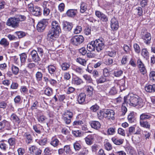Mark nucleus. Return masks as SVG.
Returning a JSON list of instances; mask_svg holds the SVG:
<instances>
[{
  "mask_svg": "<svg viewBox=\"0 0 155 155\" xmlns=\"http://www.w3.org/2000/svg\"><path fill=\"white\" fill-rule=\"evenodd\" d=\"M73 26V24L72 23L66 21L64 23L63 29L65 31H70L71 30Z\"/></svg>",
  "mask_w": 155,
  "mask_h": 155,
  "instance_id": "aec40b11",
  "label": "nucleus"
},
{
  "mask_svg": "<svg viewBox=\"0 0 155 155\" xmlns=\"http://www.w3.org/2000/svg\"><path fill=\"white\" fill-rule=\"evenodd\" d=\"M153 115L149 113H143L141 114L140 117V120H150Z\"/></svg>",
  "mask_w": 155,
  "mask_h": 155,
  "instance_id": "a211bd4d",
  "label": "nucleus"
},
{
  "mask_svg": "<svg viewBox=\"0 0 155 155\" xmlns=\"http://www.w3.org/2000/svg\"><path fill=\"white\" fill-rule=\"evenodd\" d=\"M14 101L15 104H20L22 102L21 97L20 95H17L14 98Z\"/></svg>",
  "mask_w": 155,
  "mask_h": 155,
  "instance_id": "3c124183",
  "label": "nucleus"
},
{
  "mask_svg": "<svg viewBox=\"0 0 155 155\" xmlns=\"http://www.w3.org/2000/svg\"><path fill=\"white\" fill-rule=\"evenodd\" d=\"M42 77L43 74L41 72L39 71H38L36 72L35 74V78L36 80L38 82L41 81Z\"/></svg>",
  "mask_w": 155,
  "mask_h": 155,
  "instance_id": "c9c22d12",
  "label": "nucleus"
},
{
  "mask_svg": "<svg viewBox=\"0 0 155 155\" xmlns=\"http://www.w3.org/2000/svg\"><path fill=\"white\" fill-rule=\"evenodd\" d=\"M115 132V128L113 127H110L107 130V134L108 135H113Z\"/></svg>",
  "mask_w": 155,
  "mask_h": 155,
  "instance_id": "69168bd1",
  "label": "nucleus"
},
{
  "mask_svg": "<svg viewBox=\"0 0 155 155\" xmlns=\"http://www.w3.org/2000/svg\"><path fill=\"white\" fill-rule=\"evenodd\" d=\"M134 48L135 52L139 54L140 52V48L139 45L135 43L134 45Z\"/></svg>",
  "mask_w": 155,
  "mask_h": 155,
  "instance_id": "5fc2aeb1",
  "label": "nucleus"
},
{
  "mask_svg": "<svg viewBox=\"0 0 155 155\" xmlns=\"http://www.w3.org/2000/svg\"><path fill=\"white\" fill-rule=\"evenodd\" d=\"M15 33L17 35L19 38H21L25 35V33L22 31H17Z\"/></svg>",
  "mask_w": 155,
  "mask_h": 155,
  "instance_id": "e2e57ef3",
  "label": "nucleus"
},
{
  "mask_svg": "<svg viewBox=\"0 0 155 155\" xmlns=\"http://www.w3.org/2000/svg\"><path fill=\"white\" fill-rule=\"evenodd\" d=\"M64 150L66 154H69L71 152V150L69 145H66L64 146Z\"/></svg>",
  "mask_w": 155,
  "mask_h": 155,
  "instance_id": "864d4df0",
  "label": "nucleus"
},
{
  "mask_svg": "<svg viewBox=\"0 0 155 155\" xmlns=\"http://www.w3.org/2000/svg\"><path fill=\"white\" fill-rule=\"evenodd\" d=\"M31 55L33 61L36 62L40 61V58L36 50H33L31 51Z\"/></svg>",
  "mask_w": 155,
  "mask_h": 155,
  "instance_id": "f3484780",
  "label": "nucleus"
},
{
  "mask_svg": "<svg viewBox=\"0 0 155 155\" xmlns=\"http://www.w3.org/2000/svg\"><path fill=\"white\" fill-rule=\"evenodd\" d=\"M70 66V64L67 62H64L61 65L62 70L66 71L69 70Z\"/></svg>",
  "mask_w": 155,
  "mask_h": 155,
  "instance_id": "2f4dec72",
  "label": "nucleus"
},
{
  "mask_svg": "<svg viewBox=\"0 0 155 155\" xmlns=\"http://www.w3.org/2000/svg\"><path fill=\"white\" fill-rule=\"evenodd\" d=\"M77 12V10L71 9L68 10L66 12V14L68 17H73L76 15Z\"/></svg>",
  "mask_w": 155,
  "mask_h": 155,
  "instance_id": "a878e982",
  "label": "nucleus"
},
{
  "mask_svg": "<svg viewBox=\"0 0 155 155\" xmlns=\"http://www.w3.org/2000/svg\"><path fill=\"white\" fill-rule=\"evenodd\" d=\"M8 148V143H0V149L2 150L5 151Z\"/></svg>",
  "mask_w": 155,
  "mask_h": 155,
  "instance_id": "a18cd8bd",
  "label": "nucleus"
},
{
  "mask_svg": "<svg viewBox=\"0 0 155 155\" xmlns=\"http://www.w3.org/2000/svg\"><path fill=\"white\" fill-rule=\"evenodd\" d=\"M104 14V13L99 11L97 10L95 12L96 16L100 19L101 18Z\"/></svg>",
  "mask_w": 155,
  "mask_h": 155,
  "instance_id": "052dcab7",
  "label": "nucleus"
},
{
  "mask_svg": "<svg viewBox=\"0 0 155 155\" xmlns=\"http://www.w3.org/2000/svg\"><path fill=\"white\" fill-rule=\"evenodd\" d=\"M73 116V113L71 111L67 110L65 111L62 114V119L65 123L67 124L71 123V120Z\"/></svg>",
  "mask_w": 155,
  "mask_h": 155,
  "instance_id": "39448f33",
  "label": "nucleus"
},
{
  "mask_svg": "<svg viewBox=\"0 0 155 155\" xmlns=\"http://www.w3.org/2000/svg\"><path fill=\"white\" fill-rule=\"evenodd\" d=\"M73 147L75 151H79L81 148L80 144L77 141L73 143Z\"/></svg>",
  "mask_w": 155,
  "mask_h": 155,
  "instance_id": "de8ad7c7",
  "label": "nucleus"
},
{
  "mask_svg": "<svg viewBox=\"0 0 155 155\" xmlns=\"http://www.w3.org/2000/svg\"><path fill=\"white\" fill-rule=\"evenodd\" d=\"M11 70L12 73L15 75H17L19 71V68L13 64L12 65Z\"/></svg>",
  "mask_w": 155,
  "mask_h": 155,
  "instance_id": "4c0bfd02",
  "label": "nucleus"
},
{
  "mask_svg": "<svg viewBox=\"0 0 155 155\" xmlns=\"http://www.w3.org/2000/svg\"><path fill=\"white\" fill-rule=\"evenodd\" d=\"M141 55L144 58H147L149 57V53L146 48H143L141 51Z\"/></svg>",
  "mask_w": 155,
  "mask_h": 155,
  "instance_id": "ea45409f",
  "label": "nucleus"
},
{
  "mask_svg": "<svg viewBox=\"0 0 155 155\" xmlns=\"http://www.w3.org/2000/svg\"><path fill=\"white\" fill-rule=\"evenodd\" d=\"M48 24L47 20L46 19H43L38 23L37 26V29L39 32L42 31L46 28Z\"/></svg>",
  "mask_w": 155,
  "mask_h": 155,
  "instance_id": "1a4fd4ad",
  "label": "nucleus"
},
{
  "mask_svg": "<svg viewBox=\"0 0 155 155\" xmlns=\"http://www.w3.org/2000/svg\"><path fill=\"white\" fill-rule=\"evenodd\" d=\"M128 119L130 123H132L135 120L133 112L130 113L128 116Z\"/></svg>",
  "mask_w": 155,
  "mask_h": 155,
  "instance_id": "37998d69",
  "label": "nucleus"
},
{
  "mask_svg": "<svg viewBox=\"0 0 155 155\" xmlns=\"http://www.w3.org/2000/svg\"><path fill=\"white\" fill-rule=\"evenodd\" d=\"M84 38L82 36L76 35L72 37L71 41L72 44L78 46L82 43L84 41Z\"/></svg>",
  "mask_w": 155,
  "mask_h": 155,
  "instance_id": "423d86ee",
  "label": "nucleus"
},
{
  "mask_svg": "<svg viewBox=\"0 0 155 155\" xmlns=\"http://www.w3.org/2000/svg\"><path fill=\"white\" fill-rule=\"evenodd\" d=\"M140 126L147 129H150V123L147 120H140Z\"/></svg>",
  "mask_w": 155,
  "mask_h": 155,
  "instance_id": "4be33fe9",
  "label": "nucleus"
},
{
  "mask_svg": "<svg viewBox=\"0 0 155 155\" xmlns=\"http://www.w3.org/2000/svg\"><path fill=\"white\" fill-rule=\"evenodd\" d=\"M94 43V41H92L87 45V49L89 51L91 52L95 51V47Z\"/></svg>",
  "mask_w": 155,
  "mask_h": 155,
  "instance_id": "cd10ccee",
  "label": "nucleus"
},
{
  "mask_svg": "<svg viewBox=\"0 0 155 155\" xmlns=\"http://www.w3.org/2000/svg\"><path fill=\"white\" fill-rule=\"evenodd\" d=\"M6 24L7 25L15 28L18 27L19 22L17 18L10 17L8 19Z\"/></svg>",
  "mask_w": 155,
  "mask_h": 155,
  "instance_id": "0eeeda50",
  "label": "nucleus"
},
{
  "mask_svg": "<svg viewBox=\"0 0 155 155\" xmlns=\"http://www.w3.org/2000/svg\"><path fill=\"white\" fill-rule=\"evenodd\" d=\"M94 45L95 49L97 52H100L102 50L105 46L104 41L102 38H100L94 41Z\"/></svg>",
  "mask_w": 155,
  "mask_h": 155,
  "instance_id": "7ed1b4c3",
  "label": "nucleus"
},
{
  "mask_svg": "<svg viewBox=\"0 0 155 155\" xmlns=\"http://www.w3.org/2000/svg\"><path fill=\"white\" fill-rule=\"evenodd\" d=\"M72 69L77 73L79 74H82L83 72V70L80 67L74 65L72 66Z\"/></svg>",
  "mask_w": 155,
  "mask_h": 155,
  "instance_id": "7c9ffc66",
  "label": "nucleus"
},
{
  "mask_svg": "<svg viewBox=\"0 0 155 155\" xmlns=\"http://www.w3.org/2000/svg\"><path fill=\"white\" fill-rule=\"evenodd\" d=\"M29 150L30 153L33 155H40L42 153L41 150L35 146H32L30 147Z\"/></svg>",
  "mask_w": 155,
  "mask_h": 155,
  "instance_id": "f8f14e48",
  "label": "nucleus"
},
{
  "mask_svg": "<svg viewBox=\"0 0 155 155\" xmlns=\"http://www.w3.org/2000/svg\"><path fill=\"white\" fill-rule=\"evenodd\" d=\"M10 120L13 123L19 124L21 120L17 115L15 113H12L10 116Z\"/></svg>",
  "mask_w": 155,
  "mask_h": 155,
  "instance_id": "6ab92c4d",
  "label": "nucleus"
},
{
  "mask_svg": "<svg viewBox=\"0 0 155 155\" xmlns=\"http://www.w3.org/2000/svg\"><path fill=\"white\" fill-rule=\"evenodd\" d=\"M48 72L51 74H54L56 70V68L54 65L50 64L48 66Z\"/></svg>",
  "mask_w": 155,
  "mask_h": 155,
  "instance_id": "c756f323",
  "label": "nucleus"
},
{
  "mask_svg": "<svg viewBox=\"0 0 155 155\" xmlns=\"http://www.w3.org/2000/svg\"><path fill=\"white\" fill-rule=\"evenodd\" d=\"M72 133L76 137H80L82 135L81 132L79 130H73Z\"/></svg>",
  "mask_w": 155,
  "mask_h": 155,
  "instance_id": "680f3d73",
  "label": "nucleus"
},
{
  "mask_svg": "<svg viewBox=\"0 0 155 155\" xmlns=\"http://www.w3.org/2000/svg\"><path fill=\"white\" fill-rule=\"evenodd\" d=\"M43 48H44L43 46H40L37 47V50L36 51H37V53H38L41 56L43 55L44 53V50Z\"/></svg>",
  "mask_w": 155,
  "mask_h": 155,
  "instance_id": "6e6d98bb",
  "label": "nucleus"
},
{
  "mask_svg": "<svg viewBox=\"0 0 155 155\" xmlns=\"http://www.w3.org/2000/svg\"><path fill=\"white\" fill-rule=\"evenodd\" d=\"M33 15L36 16H40L41 15V9L40 7L36 6L34 7L33 9L31 12Z\"/></svg>",
  "mask_w": 155,
  "mask_h": 155,
  "instance_id": "4468645a",
  "label": "nucleus"
},
{
  "mask_svg": "<svg viewBox=\"0 0 155 155\" xmlns=\"http://www.w3.org/2000/svg\"><path fill=\"white\" fill-rule=\"evenodd\" d=\"M141 36V38L146 44L149 45L150 43L151 37L150 33L145 31L144 32H142Z\"/></svg>",
  "mask_w": 155,
  "mask_h": 155,
  "instance_id": "6e6552de",
  "label": "nucleus"
},
{
  "mask_svg": "<svg viewBox=\"0 0 155 155\" xmlns=\"http://www.w3.org/2000/svg\"><path fill=\"white\" fill-rule=\"evenodd\" d=\"M59 141L58 139L55 138H53L50 144L54 147H57L59 144Z\"/></svg>",
  "mask_w": 155,
  "mask_h": 155,
  "instance_id": "58836bf2",
  "label": "nucleus"
},
{
  "mask_svg": "<svg viewBox=\"0 0 155 155\" xmlns=\"http://www.w3.org/2000/svg\"><path fill=\"white\" fill-rule=\"evenodd\" d=\"M44 152L46 155H49L51 153L52 150L50 148L47 147L45 148Z\"/></svg>",
  "mask_w": 155,
  "mask_h": 155,
  "instance_id": "338daca9",
  "label": "nucleus"
},
{
  "mask_svg": "<svg viewBox=\"0 0 155 155\" xmlns=\"http://www.w3.org/2000/svg\"><path fill=\"white\" fill-rule=\"evenodd\" d=\"M104 63L107 65H110L113 63V59L111 58H106L104 59Z\"/></svg>",
  "mask_w": 155,
  "mask_h": 155,
  "instance_id": "79ce46f5",
  "label": "nucleus"
},
{
  "mask_svg": "<svg viewBox=\"0 0 155 155\" xmlns=\"http://www.w3.org/2000/svg\"><path fill=\"white\" fill-rule=\"evenodd\" d=\"M23 136L25 139L27 144L30 143L32 142V137L29 132L24 133L23 134Z\"/></svg>",
  "mask_w": 155,
  "mask_h": 155,
  "instance_id": "ddd939ff",
  "label": "nucleus"
},
{
  "mask_svg": "<svg viewBox=\"0 0 155 155\" xmlns=\"http://www.w3.org/2000/svg\"><path fill=\"white\" fill-rule=\"evenodd\" d=\"M76 61L83 66H85L86 64V61L84 59L81 58H78L76 59Z\"/></svg>",
  "mask_w": 155,
  "mask_h": 155,
  "instance_id": "09e8293b",
  "label": "nucleus"
},
{
  "mask_svg": "<svg viewBox=\"0 0 155 155\" xmlns=\"http://www.w3.org/2000/svg\"><path fill=\"white\" fill-rule=\"evenodd\" d=\"M108 81L107 77L103 75L97 80V82L98 84H101L104 83Z\"/></svg>",
  "mask_w": 155,
  "mask_h": 155,
  "instance_id": "72a5a7b5",
  "label": "nucleus"
},
{
  "mask_svg": "<svg viewBox=\"0 0 155 155\" xmlns=\"http://www.w3.org/2000/svg\"><path fill=\"white\" fill-rule=\"evenodd\" d=\"M111 74L110 70L107 68H104L103 70V75L105 77H109Z\"/></svg>",
  "mask_w": 155,
  "mask_h": 155,
  "instance_id": "c03bdc74",
  "label": "nucleus"
},
{
  "mask_svg": "<svg viewBox=\"0 0 155 155\" xmlns=\"http://www.w3.org/2000/svg\"><path fill=\"white\" fill-rule=\"evenodd\" d=\"M82 31V28L81 26H77L74 29V33L75 34L80 33Z\"/></svg>",
  "mask_w": 155,
  "mask_h": 155,
  "instance_id": "774afa93",
  "label": "nucleus"
},
{
  "mask_svg": "<svg viewBox=\"0 0 155 155\" xmlns=\"http://www.w3.org/2000/svg\"><path fill=\"white\" fill-rule=\"evenodd\" d=\"M21 62L22 63H25L27 59V55L25 53H22L20 54Z\"/></svg>",
  "mask_w": 155,
  "mask_h": 155,
  "instance_id": "8fccbe9b",
  "label": "nucleus"
},
{
  "mask_svg": "<svg viewBox=\"0 0 155 155\" xmlns=\"http://www.w3.org/2000/svg\"><path fill=\"white\" fill-rule=\"evenodd\" d=\"M9 45V41L5 38H2L0 40V45L4 48H8Z\"/></svg>",
  "mask_w": 155,
  "mask_h": 155,
  "instance_id": "bb28decb",
  "label": "nucleus"
},
{
  "mask_svg": "<svg viewBox=\"0 0 155 155\" xmlns=\"http://www.w3.org/2000/svg\"><path fill=\"white\" fill-rule=\"evenodd\" d=\"M20 91L22 94H25L28 93V89L25 86H22L21 87Z\"/></svg>",
  "mask_w": 155,
  "mask_h": 155,
  "instance_id": "603ef678",
  "label": "nucleus"
},
{
  "mask_svg": "<svg viewBox=\"0 0 155 155\" xmlns=\"http://www.w3.org/2000/svg\"><path fill=\"white\" fill-rule=\"evenodd\" d=\"M16 140L14 138H11L8 140V142L10 145L12 146L15 144Z\"/></svg>",
  "mask_w": 155,
  "mask_h": 155,
  "instance_id": "0e129e2a",
  "label": "nucleus"
},
{
  "mask_svg": "<svg viewBox=\"0 0 155 155\" xmlns=\"http://www.w3.org/2000/svg\"><path fill=\"white\" fill-rule=\"evenodd\" d=\"M89 124L91 127L96 130H98L101 127V124L98 121L92 120L89 122Z\"/></svg>",
  "mask_w": 155,
  "mask_h": 155,
  "instance_id": "2eb2a0df",
  "label": "nucleus"
},
{
  "mask_svg": "<svg viewBox=\"0 0 155 155\" xmlns=\"http://www.w3.org/2000/svg\"><path fill=\"white\" fill-rule=\"evenodd\" d=\"M87 5L84 2H81L80 4V12L81 13H84L87 10Z\"/></svg>",
  "mask_w": 155,
  "mask_h": 155,
  "instance_id": "c85d7f7f",
  "label": "nucleus"
},
{
  "mask_svg": "<svg viewBox=\"0 0 155 155\" xmlns=\"http://www.w3.org/2000/svg\"><path fill=\"white\" fill-rule=\"evenodd\" d=\"M84 123L83 120H79L74 121L73 124V126L82 125Z\"/></svg>",
  "mask_w": 155,
  "mask_h": 155,
  "instance_id": "4d7b16f0",
  "label": "nucleus"
},
{
  "mask_svg": "<svg viewBox=\"0 0 155 155\" xmlns=\"http://www.w3.org/2000/svg\"><path fill=\"white\" fill-rule=\"evenodd\" d=\"M104 147L106 150L107 151H110L112 149L111 144L109 142H107L104 144Z\"/></svg>",
  "mask_w": 155,
  "mask_h": 155,
  "instance_id": "bf43d9fd",
  "label": "nucleus"
},
{
  "mask_svg": "<svg viewBox=\"0 0 155 155\" xmlns=\"http://www.w3.org/2000/svg\"><path fill=\"white\" fill-rule=\"evenodd\" d=\"M51 28L61 29L59 23L56 21H54L51 23Z\"/></svg>",
  "mask_w": 155,
  "mask_h": 155,
  "instance_id": "49530a36",
  "label": "nucleus"
},
{
  "mask_svg": "<svg viewBox=\"0 0 155 155\" xmlns=\"http://www.w3.org/2000/svg\"><path fill=\"white\" fill-rule=\"evenodd\" d=\"M86 89L87 95L90 96H92L94 91L93 87L90 85H87L86 87Z\"/></svg>",
  "mask_w": 155,
  "mask_h": 155,
  "instance_id": "473e14b6",
  "label": "nucleus"
},
{
  "mask_svg": "<svg viewBox=\"0 0 155 155\" xmlns=\"http://www.w3.org/2000/svg\"><path fill=\"white\" fill-rule=\"evenodd\" d=\"M37 119L38 121L40 123H44L46 122L47 120L46 117L43 115H41L38 116L37 117Z\"/></svg>",
  "mask_w": 155,
  "mask_h": 155,
  "instance_id": "e433bc0d",
  "label": "nucleus"
},
{
  "mask_svg": "<svg viewBox=\"0 0 155 155\" xmlns=\"http://www.w3.org/2000/svg\"><path fill=\"white\" fill-rule=\"evenodd\" d=\"M45 94L48 96H50L52 95L53 93L52 89L49 87L46 88L44 90Z\"/></svg>",
  "mask_w": 155,
  "mask_h": 155,
  "instance_id": "f704fd0d",
  "label": "nucleus"
},
{
  "mask_svg": "<svg viewBox=\"0 0 155 155\" xmlns=\"http://www.w3.org/2000/svg\"><path fill=\"white\" fill-rule=\"evenodd\" d=\"M61 32V29L51 28L47 34V39L49 41H52L53 40L58 37L59 34Z\"/></svg>",
  "mask_w": 155,
  "mask_h": 155,
  "instance_id": "f03ea898",
  "label": "nucleus"
},
{
  "mask_svg": "<svg viewBox=\"0 0 155 155\" xmlns=\"http://www.w3.org/2000/svg\"><path fill=\"white\" fill-rule=\"evenodd\" d=\"M123 73V72L122 70H118L114 71V74L115 77H119Z\"/></svg>",
  "mask_w": 155,
  "mask_h": 155,
  "instance_id": "13d9d810",
  "label": "nucleus"
},
{
  "mask_svg": "<svg viewBox=\"0 0 155 155\" xmlns=\"http://www.w3.org/2000/svg\"><path fill=\"white\" fill-rule=\"evenodd\" d=\"M100 113L103 114L104 117L107 119L112 120L114 119L115 112L112 110L107 109L104 112L101 111Z\"/></svg>",
  "mask_w": 155,
  "mask_h": 155,
  "instance_id": "20e7f679",
  "label": "nucleus"
},
{
  "mask_svg": "<svg viewBox=\"0 0 155 155\" xmlns=\"http://www.w3.org/2000/svg\"><path fill=\"white\" fill-rule=\"evenodd\" d=\"M86 95L84 93H81L79 94L77 96V101L78 103L80 104H84L85 99L86 98Z\"/></svg>",
  "mask_w": 155,
  "mask_h": 155,
  "instance_id": "dca6fc26",
  "label": "nucleus"
},
{
  "mask_svg": "<svg viewBox=\"0 0 155 155\" xmlns=\"http://www.w3.org/2000/svg\"><path fill=\"white\" fill-rule=\"evenodd\" d=\"M119 27L118 21L116 18L114 17L110 21V27L113 31L117 30Z\"/></svg>",
  "mask_w": 155,
  "mask_h": 155,
  "instance_id": "9b49d317",
  "label": "nucleus"
},
{
  "mask_svg": "<svg viewBox=\"0 0 155 155\" xmlns=\"http://www.w3.org/2000/svg\"><path fill=\"white\" fill-rule=\"evenodd\" d=\"M94 135H89L86 137L85 140L86 144L88 145L92 144L94 140Z\"/></svg>",
  "mask_w": 155,
  "mask_h": 155,
  "instance_id": "412c9836",
  "label": "nucleus"
},
{
  "mask_svg": "<svg viewBox=\"0 0 155 155\" xmlns=\"http://www.w3.org/2000/svg\"><path fill=\"white\" fill-rule=\"evenodd\" d=\"M83 77L86 81L87 83H91L92 82V79L90 75L84 74L83 75Z\"/></svg>",
  "mask_w": 155,
  "mask_h": 155,
  "instance_id": "a19ab883",
  "label": "nucleus"
},
{
  "mask_svg": "<svg viewBox=\"0 0 155 155\" xmlns=\"http://www.w3.org/2000/svg\"><path fill=\"white\" fill-rule=\"evenodd\" d=\"M125 104L133 107H137L139 108H142L145 103L143 100L137 95H128L124 97V102L121 107L122 115L124 116L127 111Z\"/></svg>",
  "mask_w": 155,
  "mask_h": 155,
  "instance_id": "f257e3e1",
  "label": "nucleus"
},
{
  "mask_svg": "<svg viewBox=\"0 0 155 155\" xmlns=\"http://www.w3.org/2000/svg\"><path fill=\"white\" fill-rule=\"evenodd\" d=\"M145 89L147 92L152 93L155 91V84L148 85L145 87Z\"/></svg>",
  "mask_w": 155,
  "mask_h": 155,
  "instance_id": "393cba45",
  "label": "nucleus"
},
{
  "mask_svg": "<svg viewBox=\"0 0 155 155\" xmlns=\"http://www.w3.org/2000/svg\"><path fill=\"white\" fill-rule=\"evenodd\" d=\"M111 140L114 144L117 145L122 144L124 141L123 139H119L115 137L112 138Z\"/></svg>",
  "mask_w": 155,
  "mask_h": 155,
  "instance_id": "b1692460",
  "label": "nucleus"
},
{
  "mask_svg": "<svg viewBox=\"0 0 155 155\" xmlns=\"http://www.w3.org/2000/svg\"><path fill=\"white\" fill-rule=\"evenodd\" d=\"M5 129L9 130L11 129L10 122L5 120H4L0 122V130Z\"/></svg>",
  "mask_w": 155,
  "mask_h": 155,
  "instance_id": "9d476101",
  "label": "nucleus"
},
{
  "mask_svg": "<svg viewBox=\"0 0 155 155\" xmlns=\"http://www.w3.org/2000/svg\"><path fill=\"white\" fill-rule=\"evenodd\" d=\"M83 80L79 77L75 75L73 76L72 78V83L74 84L78 85L83 83Z\"/></svg>",
  "mask_w": 155,
  "mask_h": 155,
  "instance_id": "5701e85b",
  "label": "nucleus"
}]
</instances>
